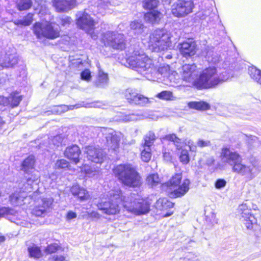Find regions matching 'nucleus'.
Masks as SVG:
<instances>
[{
	"instance_id": "1",
	"label": "nucleus",
	"mask_w": 261,
	"mask_h": 261,
	"mask_svg": "<svg viewBox=\"0 0 261 261\" xmlns=\"http://www.w3.org/2000/svg\"><path fill=\"white\" fill-rule=\"evenodd\" d=\"M120 202H122L124 208L136 215L145 214L149 211L150 204L147 200L140 198V196L135 193L127 197L122 196L119 189L109 192L107 197L102 198L97 206L106 214L115 215L120 211Z\"/></svg>"
},
{
	"instance_id": "2",
	"label": "nucleus",
	"mask_w": 261,
	"mask_h": 261,
	"mask_svg": "<svg viewBox=\"0 0 261 261\" xmlns=\"http://www.w3.org/2000/svg\"><path fill=\"white\" fill-rule=\"evenodd\" d=\"M228 70L218 69L215 66H209L199 74L197 81V88L208 89L215 87L231 77Z\"/></svg>"
},
{
	"instance_id": "3",
	"label": "nucleus",
	"mask_w": 261,
	"mask_h": 261,
	"mask_svg": "<svg viewBox=\"0 0 261 261\" xmlns=\"http://www.w3.org/2000/svg\"><path fill=\"white\" fill-rule=\"evenodd\" d=\"M126 59L128 67L140 74L146 76L155 72V67L151 59L142 51L134 50Z\"/></svg>"
},
{
	"instance_id": "4",
	"label": "nucleus",
	"mask_w": 261,
	"mask_h": 261,
	"mask_svg": "<svg viewBox=\"0 0 261 261\" xmlns=\"http://www.w3.org/2000/svg\"><path fill=\"white\" fill-rule=\"evenodd\" d=\"M221 159L223 163L232 167L233 172L245 176L249 179L252 178L253 166L243 164L241 163L242 158L237 152H233L228 148H224L222 151Z\"/></svg>"
},
{
	"instance_id": "5",
	"label": "nucleus",
	"mask_w": 261,
	"mask_h": 261,
	"mask_svg": "<svg viewBox=\"0 0 261 261\" xmlns=\"http://www.w3.org/2000/svg\"><path fill=\"white\" fill-rule=\"evenodd\" d=\"M114 173L124 185L131 187H139L142 182L141 177L135 169L130 164L117 166Z\"/></svg>"
},
{
	"instance_id": "6",
	"label": "nucleus",
	"mask_w": 261,
	"mask_h": 261,
	"mask_svg": "<svg viewBox=\"0 0 261 261\" xmlns=\"http://www.w3.org/2000/svg\"><path fill=\"white\" fill-rule=\"evenodd\" d=\"M171 34L165 30L154 31L149 36L148 47L154 52L164 51L171 47Z\"/></svg>"
},
{
	"instance_id": "7",
	"label": "nucleus",
	"mask_w": 261,
	"mask_h": 261,
	"mask_svg": "<svg viewBox=\"0 0 261 261\" xmlns=\"http://www.w3.org/2000/svg\"><path fill=\"white\" fill-rule=\"evenodd\" d=\"M40 175L37 172L27 179L24 187L21 188V191L16 192L9 197L11 204L14 206L21 205L24 199L27 196V193L37 192L38 190V184L40 182Z\"/></svg>"
},
{
	"instance_id": "8",
	"label": "nucleus",
	"mask_w": 261,
	"mask_h": 261,
	"mask_svg": "<svg viewBox=\"0 0 261 261\" xmlns=\"http://www.w3.org/2000/svg\"><path fill=\"white\" fill-rule=\"evenodd\" d=\"M33 30L38 39L46 38L53 40L60 36L59 27L52 22H36L33 25Z\"/></svg>"
},
{
	"instance_id": "9",
	"label": "nucleus",
	"mask_w": 261,
	"mask_h": 261,
	"mask_svg": "<svg viewBox=\"0 0 261 261\" xmlns=\"http://www.w3.org/2000/svg\"><path fill=\"white\" fill-rule=\"evenodd\" d=\"M102 40L106 45L114 49L122 50L125 46L124 35L116 32H107L103 34Z\"/></svg>"
},
{
	"instance_id": "10",
	"label": "nucleus",
	"mask_w": 261,
	"mask_h": 261,
	"mask_svg": "<svg viewBox=\"0 0 261 261\" xmlns=\"http://www.w3.org/2000/svg\"><path fill=\"white\" fill-rule=\"evenodd\" d=\"M76 16L77 17L76 23L78 27L90 34L92 38L96 39L97 35L93 31L95 24L93 19L86 12H79Z\"/></svg>"
},
{
	"instance_id": "11",
	"label": "nucleus",
	"mask_w": 261,
	"mask_h": 261,
	"mask_svg": "<svg viewBox=\"0 0 261 261\" xmlns=\"http://www.w3.org/2000/svg\"><path fill=\"white\" fill-rule=\"evenodd\" d=\"M194 5L191 0H178L171 7L172 14L176 17H184L192 12Z\"/></svg>"
},
{
	"instance_id": "12",
	"label": "nucleus",
	"mask_w": 261,
	"mask_h": 261,
	"mask_svg": "<svg viewBox=\"0 0 261 261\" xmlns=\"http://www.w3.org/2000/svg\"><path fill=\"white\" fill-rule=\"evenodd\" d=\"M239 212L241 215V220L248 229H252L256 224L257 220L251 214V210L247 203H243L239 206Z\"/></svg>"
},
{
	"instance_id": "13",
	"label": "nucleus",
	"mask_w": 261,
	"mask_h": 261,
	"mask_svg": "<svg viewBox=\"0 0 261 261\" xmlns=\"http://www.w3.org/2000/svg\"><path fill=\"white\" fill-rule=\"evenodd\" d=\"M181 77L187 83L194 85L197 87V81L198 77L197 67L195 64H186L181 69Z\"/></svg>"
},
{
	"instance_id": "14",
	"label": "nucleus",
	"mask_w": 261,
	"mask_h": 261,
	"mask_svg": "<svg viewBox=\"0 0 261 261\" xmlns=\"http://www.w3.org/2000/svg\"><path fill=\"white\" fill-rule=\"evenodd\" d=\"M107 144L110 149L117 152L119 147V142L123 136L120 132H116L112 129H106Z\"/></svg>"
},
{
	"instance_id": "15",
	"label": "nucleus",
	"mask_w": 261,
	"mask_h": 261,
	"mask_svg": "<svg viewBox=\"0 0 261 261\" xmlns=\"http://www.w3.org/2000/svg\"><path fill=\"white\" fill-rule=\"evenodd\" d=\"M53 201L54 199L51 197L41 199L39 204L32 210V214L37 217L42 216L51 209Z\"/></svg>"
},
{
	"instance_id": "16",
	"label": "nucleus",
	"mask_w": 261,
	"mask_h": 261,
	"mask_svg": "<svg viewBox=\"0 0 261 261\" xmlns=\"http://www.w3.org/2000/svg\"><path fill=\"white\" fill-rule=\"evenodd\" d=\"M84 152L86 153L88 160L95 163H101L105 157L102 150L94 146L85 147Z\"/></svg>"
},
{
	"instance_id": "17",
	"label": "nucleus",
	"mask_w": 261,
	"mask_h": 261,
	"mask_svg": "<svg viewBox=\"0 0 261 261\" xmlns=\"http://www.w3.org/2000/svg\"><path fill=\"white\" fill-rule=\"evenodd\" d=\"M180 54L185 57L194 56L196 52V44L192 39H188L178 45Z\"/></svg>"
},
{
	"instance_id": "18",
	"label": "nucleus",
	"mask_w": 261,
	"mask_h": 261,
	"mask_svg": "<svg viewBox=\"0 0 261 261\" xmlns=\"http://www.w3.org/2000/svg\"><path fill=\"white\" fill-rule=\"evenodd\" d=\"M77 0H53V5L57 12H63L74 7Z\"/></svg>"
},
{
	"instance_id": "19",
	"label": "nucleus",
	"mask_w": 261,
	"mask_h": 261,
	"mask_svg": "<svg viewBox=\"0 0 261 261\" xmlns=\"http://www.w3.org/2000/svg\"><path fill=\"white\" fill-rule=\"evenodd\" d=\"M190 180L188 179H185L180 182L177 187L171 190L168 193L172 197H179L184 195L189 190Z\"/></svg>"
},
{
	"instance_id": "20",
	"label": "nucleus",
	"mask_w": 261,
	"mask_h": 261,
	"mask_svg": "<svg viewBox=\"0 0 261 261\" xmlns=\"http://www.w3.org/2000/svg\"><path fill=\"white\" fill-rule=\"evenodd\" d=\"M18 62V59L14 54H6L3 57L0 56V70L5 68L12 67Z\"/></svg>"
},
{
	"instance_id": "21",
	"label": "nucleus",
	"mask_w": 261,
	"mask_h": 261,
	"mask_svg": "<svg viewBox=\"0 0 261 261\" xmlns=\"http://www.w3.org/2000/svg\"><path fill=\"white\" fill-rule=\"evenodd\" d=\"M81 153L79 147L76 145L67 147L64 151L65 156L75 164L79 162V156Z\"/></svg>"
},
{
	"instance_id": "22",
	"label": "nucleus",
	"mask_w": 261,
	"mask_h": 261,
	"mask_svg": "<svg viewBox=\"0 0 261 261\" xmlns=\"http://www.w3.org/2000/svg\"><path fill=\"white\" fill-rule=\"evenodd\" d=\"M117 117L118 118L117 119V120L124 122H127L132 121H137L147 118L146 115L141 112H137L136 113L129 114H125L120 113L117 115Z\"/></svg>"
},
{
	"instance_id": "23",
	"label": "nucleus",
	"mask_w": 261,
	"mask_h": 261,
	"mask_svg": "<svg viewBox=\"0 0 261 261\" xmlns=\"http://www.w3.org/2000/svg\"><path fill=\"white\" fill-rule=\"evenodd\" d=\"M182 178L181 173H177L172 176L170 181L162 185L163 189L166 188V191L168 193L170 192L171 190L177 187L178 185L180 184Z\"/></svg>"
},
{
	"instance_id": "24",
	"label": "nucleus",
	"mask_w": 261,
	"mask_h": 261,
	"mask_svg": "<svg viewBox=\"0 0 261 261\" xmlns=\"http://www.w3.org/2000/svg\"><path fill=\"white\" fill-rule=\"evenodd\" d=\"M35 157L33 155H30L22 162L21 169L25 173H31L35 169Z\"/></svg>"
},
{
	"instance_id": "25",
	"label": "nucleus",
	"mask_w": 261,
	"mask_h": 261,
	"mask_svg": "<svg viewBox=\"0 0 261 261\" xmlns=\"http://www.w3.org/2000/svg\"><path fill=\"white\" fill-rule=\"evenodd\" d=\"M163 17L162 13L158 10H152L144 15L145 21L152 24L158 23Z\"/></svg>"
},
{
	"instance_id": "26",
	"label": "nucleus",
	"mask_w": 261,
	"mask_h": 261,
	"mask_svg": "<svg viewBox=\"0 0 261 261\" xmlns=\"http://www.w3.org/2000/svg\"><path fill=\"white\" fill-rule=\"evenodd\" d=\"M7 100L6 105H10L12 107H15L18 106L22 100V97L19 93L13 92L10 94L9 97H7Z\"/></svg>"
},
{
	"instance_id": "27",
	"label": "nucleus",
	"mask_w": 261,
	"mask_h": 261,
	"mask_svg": "<svg viewBox=\"0 0 261 261\" xmlns=\"http://www.w3.org/2000/svg\"><path fill=\"white\" fill-rule=\"evenodd\" d=\"M188 105L190 108L197 110H206L210 108V105L203 101L190 102Z\"/></svg>"
},
{
	"instance_id": "28",
	"label": "nucleus",
	"mask_w": 261,
	"mask_h": 261,
	"mask_svg": "<svg viewBox=\"0 0 261 261\" xmlns=\"http://www.w3.org/2000/svg\"><path fill=\"white\" fill-rule=\"evenodd\" d=\"M138 94L136 89L131 88L126 89L124 93V96L127 101L132 104L135 103V100L137 99Z\"/></svg>"
},
{
	"instance_id": "29",
	"label": "nucleus",
	"mask_w": 261,
	"mask_h": 261,
	"mask_svg": "<svg viewBox=\"0 0 261 261\" xmlns=\"http://www.w3.org/2000/svg\"><path fill=\"white\" fill-rule=\"evenodd\" d=\"M109 82L108 74L105 73L101 69L99 70L97 79L96 82L97 86L103 87L107 85Z\"/></svg>"
},
{
	"instance_id": "30",
	"label": "nucleus",
	"mask_w": 261,
	"mask_h": 261,
	"mask_svg": "<svg viewBox=\"0 0 261 261\" xmlns=\"http://www.w3.org/2000/svg\"><path fill=\"white\" fill-rule=\"evenodd\" d=\"M156 207L161 211L166 210L173 207V203L166 198H160L156 202Z\"/></svg>"
},
{
	"instance_id": "31",
	"label": "nucleus",
	"mask_w": 261,
	"mask_h": 261,
	"mask_svg": "<svg viewBox=\"0 0 261 261\" xmlns=\"http://www.w3.org/2000/svg\"><path fill=\"white\" fill-rule=\"evenodd\" d=\"M248 73L252 79L261 85V70L255 67H250L248 68Z\"/></svg>"
},
{
	"instance_id": "32",
	"label": "nucleus",
	"mask_w": 261,
	"mask_h": 261,
	"mask_svg": "<svg viewBox=\"0 0 261 261\" xmlns=\"http://www.w3.org/2000/svg\"><path fill=\"white\" fill-rule=\"evenodd\" d=\"M167 140L170 141L173 143L177 150L181 149L182 147V143L180 139L177 138L176 136L173 134L165 136L162 138V140Z\"/></svg>"
},
{
	"instance_id": "33",
	"label": "nucleus",
	"mask_w": 261,
	"mask_h": 261,
	"mask_svg": "<svg viewBox=\"0 0 261 261\" xmlns=\"http://www.w3.org/2000/svg\"><path fill=\"white\" fill-rule=\"evenodd\" d=\"M29 256L34 258H39L42 256V252L39 247L35 244L28 248Z\"/></svg>"
},
{
	"instance_id": "34",
	"label": "nucleus",
	"mask_w": 261,
	"mask_h": 261,
	"mask_svg": "<svg viewBox=\"0 0 261 261\" xmlns=\"http://www.w3.org/2000/svg\"><path fill=\"white\" fill-rule=\"evenodd\" d=\"M130 28L134 34L140 35L144 31L145 27L141 22L135 20L130 22Z\"/></svg>"
},
{
	"instance_id": "35",
	"label": "nucleus",
	"mask_w": 261,
	"mask_h": 261,
	"mask_svg": "<svg viewBox=\"0 0 261 261\" xmlns=\"http://www.w3.org/2000/svg\"><path fill=\"white\" fill-rule=\"evenodd\" d=\"M171 71V69L168 65H163L159 67L158 69L155 68V72L152 75L158 76L159 75L166 78L169 72Z\"/></svg>"
},
{
	"instance_id": "36",
	"label": "nucleus",
	"mask_w": 261,
	"mask_h": 261,
	"mask_svg": "<svg viewBox=\"0 0 261 261\" xmlns=\"http://www.w3.org/2000/svg\"><path fill=\"white\" fill-rule=\"evenodd\" d=\"M212 11V8L211 7H209L205 10H202L197 13L198 17H199L200 19L204 20L206 19V18L209 16L210 18L208 20L211 21V18L216 16V14L213 13Z\"/></svg>"
},
{
	"instance_id": "37",
	"label": "nucleus",
	"mask_w": 261,
	"mask_h": 261,
	"mask_svg": "<svg viewBox=\"0 0 261 261\" xmlns=\"http://www.w3.org/2000/svg\"><path fill=\"white\" fill-rule=\"evenodd\" d=\"M32 5L31 0H17L16 6L17 9L20 11H24L31 8Z\"/></svg>"
},
{
	"instance_id": "38",
	"label": "nucleus",
	"mask_w": 261,
	"mask_h": 261,
	"mask_svg": "<svg viewBox=\"0 0 261 261\" xmlns=\"http://www.w3.org/2000/svg\"><path fill=\"white\" fill-rule=\"evenodd\" d=\"M142 160L144 162H148L151 157V148L150 146L144 145L143 149L141 153Z\"/></svg>"
},
{
	"instance_id": "39",
	"label": "nucleus",
	"mask_w": 261,
	"mask_h": 261,
	"mask_svg": "<svg viewBox=\"0 0 261 261\" xmlns=\"http://www.w3.org/2000/svg\"><path fill=\"white\" fill-rule=\"evenodd\" d=\"M147 184L151 186L154 187L157 186L161 182V179L156 173L149 174L146 178Z\"/></svg>"
},
{
	"instance_id": "40",
	"label": "nucleus",
	"mask_w": 261,
	"mask_h": 261,
	"mask_svg": "<svg viewBox=\"0 0 261 261\" xmlns=\"http://www.w3.org/2000/svg\"><path fill=\"white\" fill-rule=\"evenodd\" d=\"M81 171L90 177L94 176L98 173V170L87 165H85L81 168Z\"/></svg>"
},
{
	"instance_id": "41",
	"label": "nucleus",
	"mask_w": 261,
	"mask_h": 261,
	"mask_svg": "<svg viewBox=\"0 0 261 261\" xmlns=\"http://www.w3.org/2000/svg\"><path fill=\"white\" fill-rule=\"evenodd\" d=\"M205 56L207 61L210 63L216 64L219 60V56L213 50H208Z\"/></svg>"
},
{
	"instance_id": "42",
	"label": "nucleus",
	"mask_w": 261,
	"mask_h": 261,
	"mask_svg": "<svg viewBox=\"0 0 261 261\" xmlns=\"http://www.w3.org/2000/svg\"><path fill=\"white\" fill-rule=\"evenodd\" d=\"M156 97L165 100H174L176 99V97L173 95V93L169 91H163L158 93Z\"/></svg>"
},
{
	"instance_id": "43",
	"label": "nucleus",
	"mask_w": 261,
	"mask_h": 261,
	"mask_svg": "<svg viewBox=\"0 0 261 261\" xmlns=\"http://www.w3.org/2000/svg\"><path fill=\"white\" fill-rule=\"evenodd\" d=\"M159 4V2L158 0H145L143 2V7L146 9L154 10Z\"/></svg>"
},
{
	"instance_id": "44",
	"label": "nucleus",
	"mask_w": 261,
	"mask_h": 261,
	"mask_svg": "<svg viewBox=\"0 0 261 261\" xmlns=\"http://www.w3.org/2000/svg\"><path fill=\"white\" fill-rule=\"evenodd\" d=\"M16 211L13 208L7 207H0V219L9 215H14Z\"/></svg>"
},
{
	"instance_id": "45",
	"label": "nucleus",
	"mask_w": 261,
	"mask_h": 261,
	"mask_svg": "<svg viewBox=\"0 0 261 261\" xmlns=\"http://www.w3.org/2000/svg\"><path fill=\"white\" fill-rule=\"evenodd\" d=\"M171 83L177 84L179 83V81L180 80L179 76L178 73L171 69V71L169 72L166 78Z\"/></svg>"
},
{
	"instance_id": "46",
	"label": "nucleus",
	"mask_w": 261,
	"mask_h": 261,
	"mask_svg": "<svg viewBox=\"0 0 261 261\" xmlns=\"http://www.w3.org/2000/svg\"><path fill=\"white\" fill-rule=\"evenodd\" d=\"M149 102L148 98L145 97L144 95L138 94L137 99L135 100L134 105H139L141 106H145Z\"/></svg>"
},
{
	"instance_id": "47",
	"label": "nucleus",
	"mask_w": 261,
	"mask_h": 261,
	"mask_svg": "<svg viewBox=\"0 0 261 261\" xmlns=\"http://www.w3.org/2000/svg\"><path fill=\"white\" fill-rule=\"evenodd\" d=\"M155 139V136L154 134L152 132H149L145 137L144 138V144L147 146H151L153 143Z\"/></svg>"
},
{
	"instance_id": "48",
	"label": "nucleus",
	"mask_w": 261,
	"mask_h": 261,
	"mask_svg": "<svg viewBox=\"0 0 261 261\" xmlns=\"http://www.w3.org/2000/svg\"><path fill=\"white\" fill-rule=\"evenodd\" d=\"M110 3L108 0H100L98 4V9L99 10V12L103 15V10H106L107 8H109V6H110Z\"/></svg>"
},
{
	"instance_id": "49",
	"label": "nucleus",
	"mask_w": 261,
	"mask_h": 261,
	"mask_svg": "<svg viewBox=\"0 0 261 261\" xmlns=\"http://www.w3.org/2000/svg\"><path fill=\"white\" fill-rule=\"evenodd\" d=\"M61 247L57 243H54L48 245L44 251L47 254H51L60 249Z\"/></svg>"
},
{
	"instance_id": "50",
	"label": "nucleus",
	"mask_w": 261,
	"mask_h": 261,
	"mask_svg": "<svg viewBox=\"0 0 261 261\" xmlns=\"http://www.w3.org/2000/svg\"><path fill=\"white\" fill-rule=\"evenodd\" d=\"M179 160L181 162L184 164H187L190 161L189 152L186 149H182L180 156Z\"/></svg>"
},
{
	"instance_id": "51",
	"label": "nucleus",
	"mask_w": 261,
	"mask_h": 261,
	"mask_svg": "<svg viewBox=\"0 0 261 261\" xmlns=\"http://www.w3.org/2000/svg\"><path fill=\"white\" fill-rule=\"evenodd\" d=\"M76 196H77L81 200L84 201L88 199L89 195L86 190L82 188Z\"/></svg>"
},
{
	"instance_id": "52",
	"label": "nucleus",
	"mask_w": 261,
	"mask_h": 261,
	"mask_svg": "<svg viewBox=\"0 0 261 261\" xmlns=\"http://www.w3.org/2000/svg\"><path fill=\"white\" fill-rule=\"evenodd\" d=\"M69 163L64 159L58 160L56 164L55 167L57 169H63L68 167Z\"/></svg>"
},
{
	"instance_id": "53",
	"label": "nucleus",
	"mask_w": 261,
	"mask_h": 261,
	"mask_svg": "<svg viewBox=\"0 0 261 261\" xmlns=\"http://www.w3.org/2000/svg\"><path fill=\"white\" fill-rule=\"evenodd\" d=\"M69 110V107L66 105L55 107L54 111L58 114H61Z\"/></svg>"
},
{
	"instance_id": "54",
	"label": "nucleus",
	"mask_w": 261,
	"mask_h": 261,
	"mask_svg": "<svg viewBox=\"0 0 261 261\" xmlns=\"http://www.w3.org/2000/svg\"><path fill=\"white\" fill-rule=\"evenodd\" d=\"M185 144L189 146L191 151L195 152L197 151V145H196L193 141L191 140H186Z\"/></svg>"
},
{
	"instance_id": "55",
	"label": "nucleus",
	"mask_w": 261,
	"mask_h": 261,
	"mask_svg": "<svg viewBox=\"0 0 261 261\" xmlns=\"http://www.w3.org/2000/svg\"><path fill=\"white\" fill-rule=\"evenodd\" d=\"M63 141V139L60 135H57L53 138L51 140L53 144L55 146H59L60 145Z\"/></svg>"
},
{
	"instance_id": "56",
	"label": "nucleus",
	"mask_w": 261,
	"mask_h": 261,
	"mask_svg": "<svg viewBox=\"0 0 261 261\" xmlns=\"http://www.w3.org/2000/svg\"><path fill=\"white\" fill-rule=\"evenodd\" d=\"M81 78L82 80L86 81H89L91 79V73L89 70L86 69L82 72L81 74Z\"/></svg>"
},
{
	"instance_id": "57",
	"label": "nucleus",
	"mask_w": 261,
	"mask_h": 261,
	"mask_svg": "<svg viewBox=\"0 0 261 261\" xmlns=\"http://www.w3.org/2000/svg\"><path fill=\"white\" fill-rule=\"evenodd\" d=\"M197 145L198 147L202 148L210 146L211 143L210 141L208 140H203L202 139H199L198 140L197 142Z\"/></svg>"
},
{
	"instance_id": "58",
	"label": "nucleus",
	"mask_w": 261,
	"mask_h": 261,
	"mask_svg": "<svg viewBox=\"0 0 261 261\" xmlns=\"http://www.w3.org/2000/svg\"><path fill=\"white\" fill-rule=\"evenodd\" d=\"M33 14L29 13L23 20L24 21V26H28L30 25L33 21Z\"/></svg>"
},
{
	"instance_id": "59",
	"label": "nucleus",
	"mask_w": 261,
	"mask_h": 261,
	"mask_svg": "<svg viewBox=\"0 0 261 261\" xmlns=\"http://www.w3.org/2000/svg\"><path fill=\"white\" fill-rule=\"evenodd\" d=\"M226 184V182L224 179H219L215 182V187L217 189H221L224 188Z\"/></svg>"
},
{
	"instance_id": "60",
	"label": "nucleus",
	"mask_w": 261,
	"mask_h": 261,
	"mask_svg": "<svg viewBox=\"0 0 261 261\" xmlns=\"http://www.w3.org/2000/svg\"><path fill=\"white\" fill-rule=\"evenodd\" d=\"M82 188H81L78 185H73L71 188V192L74 196H77L78 193L81 190Z\"/></svg>"
},
{
	"instance_id": "61",
	"label": "nucleus",
	"mask_w": 261,
	"mask_h": 261,
	"mask_svg": "<svg viewBox=\"0 0 261 261\" xmlns=\"http://www.w3.org/2000/svg\"><path fill=\"white\" fill-rule=\"evenodd\" d=\"M71 21V19L70 17L65 16L62 18L61 19V23L62 25L63 26H65L67 24H69L70 23Z\"/></svg>"
},
{
	"instance_id": "62",
	"label": "nucleus",
	"mask_w": 261,
	"mask_h": 261,
	"mask_svg": "<svg viewBox=\"0 0 261 261\" xmlns=\"http://www.w3.org/2000/svg\"><path fill=\"white\" fill-rule=\"evenodd\" d=\"M163 157L166 161H170L171 160V155L169 152H167L166 150H163Z\"/></svg>"
},
{
	"instance_id": "63",
	"label": "nucleus",
	"mask_w": 261,
	"mask_h": 261,
	"mask_svg": "<svg viewBox=\"0 0 261 261\" xmlns=\"http://www.w3.org/2000/svg\"><path fill=\"white\" fill-rule=\"evenodd\" d=\"M54 261H67L66 257L62 255H56L53 257Z\"/></svg>"
},
{
	"instance_id": "64",
	"label": "nucleus",
	"mask_w": 261,
	"mask_h": 261,
	"mask_svg": "<svg viewBox=\"0 0 261 261\" xmlns=\"http://www.w3.org/2000/svg\"><path fill=\"white\" fill-rule=\"evenodd\" d=\"M76 217V214L72 211H69L67 215V219L68 220H71Z\"/></svg>"
}]
</instances>
